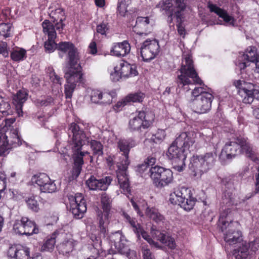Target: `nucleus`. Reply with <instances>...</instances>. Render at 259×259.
<instances>
[{"instance_id": "f257e3e1", "label": "nucleus", "mask_w": 259, "mask_h": 259, "mask_svg": "<svg viewBox=\"0 0 259 259\" xmlns=\"http://www.w3.org/2000/svg\"><path fill=\"white\" fill-rule=\"evenodd\" d=\"M67 134L69 138L68 142L73 152L72 174L73 178H77L81 172L84 163L83 157L85 154L89 153L87 151H81L82 146L86 143H90L93 154L99 156L103 154V146L99 141H90V133L85 132L76 123L72 122L69 125Z\"/></svg>"}, {"instance_id": "f03ea898", "label": "nucleus", "mask_w": 259, "mask_h": 259, "mask_svg": "<svg viewBox=\"0 0 259 259\" xmlns=\"http://www.w3.org/2000/svg\"><path fill=\"white\" fill-rule=\"evenodd\" d=\"M57 50L61 58L63 54L67 53L66 69L64 77L66 80L65 85V94L66 98H71L76 84L82 80V67L79 62L77 50L71 42L61 41L58 44Z\"/></svg>"}, {"instance_id": "7ed1b4c3", "label": "nucleus", "mask_w": 259, "mask_h": 259, "mask_svg": "<svg viewBox=\"0 0 259 259\" xmlns=\"http://www.w3.org/2000/svg\"><path fill=\"white\" fill-rule=\"evenodd\" d=\"M241 154H245L256 163L259 162L257 155L247 139L240 136L235 138L234 141L226 143L219 158L222 161L230 160Z\"/></svg>"}, {"instance_id": "20e7f679", "label": "nucleus", "mask_w": 259, "mask_h": 259, "mask_svg": "<svg viewBox=\"0 0 259 259\" xmlns=\"http://www.w3.org/2000/svg\"><path fill=\"white\" fill-rule=\"evenodd\" d=\"M179 72H180V74H178L175 80L179 88L186 89L189 91V89L185 87L192 83L190 78L192 79L195 83L200 85L203 83L194 68L191 55H183L181 67L177 72L179 73Z\"/></svg>"}, {"instance_id": "39448f33", "label": "nucleus", "mask_w": 259, "mask_h": 259, "mask_svg": "<svg viewBox=\"0 0 259 259\" xmlns=\"http://www.w3.org/2000/svg\"><path fill=\"white\" fill-rule=\"evenodd\" d=\"M216 157L215 152H212L193 156L189 166L192 175L194 177H200L213 167Z\"/></svg>"}, {"instance_id": "423d86ee", "label": "nucleus", "mask_w": 259, "mask_h": 259, "mask_svg": "<svg viewBox=\"0 0 259 259\" xmlns=\"http://www.w3.org/2000/svg\"><path fill=\"white\" fill-rule=\"evenodd\" d=\"M169 201L172 204H178L185 210L192 209L196 201V199L192 196L191 190L182 187L170 195Z\"/></svg>"}, {"instance_id": "0eeeda50", "label": "nucleus", "mask_w": 259, "mask_h": 259, "mask_svg": "<svg viewBox=\"0 0 259 259\" xmlns=\"http://www.w3.org/2000/svg\"><path fill=\"white\" fill-rule=\"evenodd\" d=\"M148 173L153 184L158 188H162L168 185L173 180L171 170L161 166H151L148 170Z\"/></svg>"}, {"instance_id": "6e6552de", "label": "nucleus", "mask_w": 259, "mask_h": 259, "mask_svg": "<svg viewBox=\"0 0 259 259\" xmlns=\"http://www.w3.org/2000/svg\"><path fill=\"white\" fill-rule=\"evenodd\" d=\"M166 155L172 160V168L174 169L179 172L183 171L187 157V152L185 149L175 143L174 141L169 147Z\"/></svg>"}, {"instance_id": "1a4fd4ad", "label": "nucleus", "mask_w": 259, "mask_h": 259, "mask_svg": "<svg viewBox=\"0 0 259 259\" xmlns=\"http://www.w3.org/2000/svg\"><path fill=\"white\" fill-rule=\"evenodd\" d=\"M225 217V215L222 213L219 220L220 223L222 224L221 231L224 232L228 229L224 234V239L230 244H235L241 240V232L237 230L239 227V223L237 222L226 221L224 220Z\"/></svg>"}, {"instance_id": "9d476101", "label": "nucleus", "mask_w": 259, "mask_h": 259, "mask_svg": "<svg viewBox=\"0 0 259 259\" xmlns=\"http://www.w3.org/2000/svg\"><path fill=\"white\" fill-rule=\"evenodd\" d=\"M153 120V115L151 118L149 115L144 111H139L136 112L135 116H133L128 121V128L131 132H141L142 130L148 128Z\"/></svg>"}, {"instance_id": "9b49d317", "label": "nucleus", "mask_w": 259, "mask_h": 259, "mask_svg": "<svg viewBox=\"0 0 259 259\" xmlns=\"http://www.w3.org/2000/svg\"><path fill=\"white\" fill-rule=\"evenodd\" d=\"M213 96L210 93L202 94L194 99L191 103L193 110L198 114H204L209 112L211 109Z\"/></svg>"}, {"instance_id": "f8f14e48", "label": "nucleus", "mask_w": 259, "mask_h": 259, "mask_svg": "<svg viewBox=\"0 0 259 259\" xmlns=\"http://www.w3.org/2000/svg\"><path fill=\"white\" fill-rule=\"evenodd\" d=\"M32 183L37 184L41 192L44 193H54L57 191V187L54 181L45 173H39L33 175L31 178Z\"/></svg>"}, {"instance_id": "ddd939ff", "label": "nucleus", "mask_w": 259, "mask_h": 259, "mask_svg": "<svg viewBox=\"0 0 259 259\" xmlns=\"http://www.w3.org/2000/svg\"><path fill=\"white\" fill-rule=\"evenodd\" d=\"M159 46L155 40L147 39L144 41L140 48V54L144 61H149L153 59L158 54Z\"/></svg>"}, {"instance_id": "4468645a", "label": "nucleus", "mask_w": 259, "mask_h": 259, "mask_svg": "<svg viewBox=\"0 0 259 259\" xmlns=\"http://www.w3.org/2000/svg\"><path fill=\"white\" fill-rule=\"evenodd\" d=\"M234 85L238 89V94L244 103L251 104L253 101V84L243 80H237L234 81Z\"/></svg>"}, {"instance_id": "2eb2a0df", "label": "nucleus", "mask_w": 259, "mask_h": 259, "mask_svg": "<svg viewBox=\"0 0 259 259\" xmlns=\"http://www.w3.org/2000/svg\"><path fill=\"white\" fill-rule=\"evenodd\" d=\"M129 164L127 161H125L124 163H118L117 164V178L120 187L124 192H128L131 190L128 175L127 172Z\"/></svg>"}, {"instance_id": "dca6fc26", "label": "nucleus", "mask_w": 259, "mask_h": 259, "mask_svg": "<svg viewBox=\"0 0 259 259\" xmlns=\"http://www.w3.org/2000/svg\"><path fill=\"white\" fill-rule=\"evenodd\" d=\"M196 138V133L194 132H183L178 135L175 141L186 151H190V149L193 147L195 143Z\"/></svg>"}, {"instance_id": "f3484780", "label": "nucleus", "mask_w": 259, "mask_h": 259, "mask_svg": "<svg viewBox=\"0 0 259 259\" xmlns=\"http://www.w3.org/2000/svg\"><path fill=\"white\" fill-rule=\"evenodd\" d=\"M112 181V179L109 176L98 180L94 176H91L90 178L86 181L85 184L91 190L106 191Z\"/></svg>"}, {"instance_id": "a211bd4d", "label": "nucleus", "mask_w": 259, "mask_h": 259, "mask_svg": "<svg viewBox=\"0 0 259 259\" xmlns=\"http://www.w3.org/2000/svg\"><path fill=\"white\" fill-rule=\"evenodd\" d=\"M74 202L71 203V211L76 219H81L87 211L85 200L81 193L75 194Z\"/></svg>"}, {"instance_id": "6ab92c4d", "label": "nucleus", "mask_w": 259, "mask_h": 259, "mask_svg": "<svg viewBox=\"0 0 259 259\" xmlns=\"http://www.w3.org/2000/svg\"><path fill=\"white\" fill-rule=\"evenodd\" d=\"M221 183L225 186V190L223 195L224 203L226 204H234V195L233 191L235 189L234 180L230 178L226 177L221 179Z\"/></svg>"}, {"instance_id": "aec40b11", "label": "nucleus", "mask_w": 259, "mask_h": 259, "mask_svg": "<svg viewBox=\"0 0 259 259\" xmlns=\"http://www.w3.org/2000/svg\"><path fill=\"white\" fill-rule=\"evenodd\" d=\"M113 235L115 243H118L116 246L121 254L125 255L127 257H129L130 254L135 255L136 254L134 250H131L129 248L127 241L120 231L115 232Z\"/></svg>"}, {"instance_id": "412c9836", "label": "nucleus", "mask_w": 259, "mask_h": 259, "mask_svg": "<svg viewBox=\"0 0 259 259\" xmlns=\"http://www.w3.org/2000/svg\"><path fill=\"white\" fill-rule=\"evenodd\" d=\"M136 142L133 138L128 139H119L117 142V147L120 150V152L123 153L124 156L123 160L121 161L122 163L124 162H127L130 163L128 159V154L131 149L135 147Z\"/></svg>"}, {"instance_id": "4be33fe9", "label": "nucleus", "mask_w": 259, "mask_h": 259, "mask_svg": "<svg viewBox=\"0 0 259 259\" xmlns=\"http://www.w3.org/2000/svg\"><path fill=\"white\" fill-rule=\"evenodd\" d=\"M7 254L13 259H28L29 251L26 248L21 245H13L9 247Z\"/></svg>"}, {"instance_id": "5701e85b", "label": "nucleus", "mask_w": 259, "mask_h": 259, "mask_svg": "<svg viewBox=\"0 0 259 259\" xmlns=\"http://www.w3.org/2000/svg\"><path fill=\"white\" fill-rule=\"evenodd\" d=\"M151 234L154 239L159 240L160 242L164 244L169 248L172 249L175 247L174 239L170 236L167 235L164 231H160L152 228L151 229Z\"/></svg>"}, {"instance_id": "b1692460", "label": "nucleus", "mask_w": 259, "mask_h": 259, "mask_svg": "<svg viewBox=\"0 0 259 259\" xmlns=\"http://www.w3.org/2000/svg\"><path fill=\"white\" fill-rule=\"evenodd\" d=\"M149 19L148 17H138L135 25L133 27V31L137 34L147 35L150 32Z\"/></svg>"}, {"instance_id": "393cba45", "label": "nucleus", "mask_w": 259, "mask_h": 259, "mask_svg": "<svg viewBox=\"0 0 259 259\" xmlns=\"http://www.w3.org/2000/svg\"><path fill=\"white\" fill-rule=\"evenodd\" d=\"M131 50V46L127 41L114 44L111 52L114 56L117 57H124L128 54Z\"/></svg>"}, {"instance_id": "a878e982", "label": "nucleus", "mask_w": 259, "mask_h": 259, "mask_svg": "<svg viewBox=\"0 0 259 259\" xmlns=\"http://www.w3.org/2000/svg\"><path fill=\"white\" fill-rule=\"evenodd\" d=\"M118 66V70L122 77L135 76L138 74L136 66L126 62L121 63Z\"/></svg>"}, {"instance_id": "bb28decb", "label": "nucleus", "mask_w": 259, "mask_h": 259, "mask_svg": "<svg viewBox=\"0 0 259 259\" xmlns=\"http://www.w3.org/2000/svg\"><path fill=\"white\" fill-rule=\"evenodd\" d=\"M173 4V8L172 11L175 13V17L179 21H181V19L184 18L183 12L187 7L186 0H172Z\"/></svg>"}, {"instance_id": "cd10ccee", "label": "nucleus", "mask_w": 259, "mask_h": 259, "mask_svg": "<svg viewBox=\"0 0 259 259\" xmlns=\"http://www.w3.org/2000/svg\"><path fill=\"white\" fill-rule=\"evenodd\" d=\"M208 7L210 12L217 14L220 17L222 18L225 22L233 24V18L229 16L226 11L210 3L208 4Z\"/></svg>"}, {"instance_id": "c85d7f7f", "label": "nucleus", "mask_w": 259, "mask_h": 259, "mask_svg": "<svg viewBox=\"0 0 259 259\" xmlns=\"http://www.w3.org/2000/svg\"><path fill=\"white\" fill-rule=\"evenodd\" d=\"M75 244L72 240L64 241L57 246V249L60 254L69 256L70 253L74 250Z\"/></svg>"}, {"instance_id": "c756f323", "label": "nucleus", "mask_w": 259, "mask_h": 259, "mask_svg": "<svg viewBox=\"0 0 259 259\" xmlns=\"http://www.w3.org/2000/svg\"><path fill=\"white\" fill-rule=\"evenodd\" d=\"M22 222H24L25 235L30 236L38 233V229L34 222L26 217H22Z\"/></svg>"}, {"instance_id": "7c9ffc66", "label": "nucleus", "mask_w": 259, "mask_h": 259, "mask_svg": "<svg viewBox=\"0 0 259 259\" xmlns=\"http://www.w3.org/2000/svg\"><path fill=\"white\" fill-rule=\"evenodd\" d=\"M27 100V94L22 91H19L16 95L14 97V103L15 105L16 109L19 114L22 112V108L23 104Z\"/></svg>"}, {"instance_id": "2f4dec72", "label": "nucleus", "mask_w": 259, "mask_h": 259, "mask_svg": "<svg viewBox=\"0 0 259 259\" xmlns=\"http://www.w3.org/2000/svg\"><path fill=\"white\" fill-rule=\"evenodd\" d=\"M13 148L9 143L8 137L6 135L0 136V155L5 156L8 155L10 150Z\"/></svg>"}, {"instance_id": "473e14b6", "label": "nucleus", "mask_w": 259, "mask_h": 259, "mask_svg": "<svg viewBox=\"0 0 259 259\" xmlns=\"http://www.w3.org/2000/svg\"><path fill=\"white\" fill-rule=\"evenodd\" d=\"M258 55L255 47H249L247 49L245 53L241 56V61L247 60L249 61V63L255 62Z\"/></svg>"}, {"instance_id": "72a5a7b5", "label": "nucleus", "mask_w": 259, "mask_h": 259, "mask_svg": "<svg viewBox=\"0 0 259 259\" xmlns=\"http://www.w3.org/2000/svg\"><path fill=\"white\" fill-rule=\"evenodd\" d=\"M42 27L44 32L48 35V38H56V32L54 23L53 24L49 20H45L42 23Z\"/></svg>"}, {"instance_id": "f704fd0d", "label": "nucleus", "mask_w": 259, "mask_h": 259, "mask_svg": "<svg viewBox=\"0 0 259 259\" xmlns=\"http://www.w3.org/2000/svg\"><path fill=\"white\" fill-rule=\"evenodd\" d=\"M146 212L148 217L156 223H163L165 221L164 217L155 208H148Z\"/></svg>"}, {"instance_id": "c9c22d12", "label": "nucleus", "mask_w": 259, "mask_h": 259, "mask_svg": "<svg viewBox=\"0 0 259 259\" xmlns=\"http://www.w3.org/2000/svg\"><path fill=\"white\" fill-rule=\"evenodd\" d=\"M57 234L58 233L57 232H55L51 235V236L48 237L46 241L41 246V251H51L53 250L56 243V238Z\"/></svg>"}, {"instance_id": "e433bc0d", "label": "nucleus", "mask_w": 259, "mask_h": 259, "mask_svg": "<svg viewBox=\"0 0 259 259\" xmlns=\"http://www.w3.org/2000/svg\"><path fill=\"white\" fill-rule=\"evenodd\" d=\"M8 137L9 143H10L12 148L20 146L22 141L20 140L18 135V131L16 130H11Z\"/></svg>"}, {"instance_id": "4c0bfd02", "label": "nucleus", "mask_w": 259, "mask_h": 259, "mask_svg": "<svg viewBox=\"0 0 259 259\" xmlns=\"http://www.w3.org/2000/svg\"><path fill=\"white\" fill-rule=\"evenodd\" d=\"M145 97V94L141 92H135L128 94L125 97L126 101H128V103H141Z\"/></svg>"}, {"instance_id": "58836bf2", "label": "nucleus", "mask_w": 259, "mask_h": 259, "mask_svg": "<svg viewBox=\"0 0 259 259\" xmlns=\"http://www.w3.org/2000/svg\"><path fill=\"white\" fill-rule=\"evenodd\" d=\"M249 250L247 246L244 245L240 247L238 249L234 251L233 256L235 259H245L248 256Z\"/></svg>"}, {"instance_id": "ea45409f", "label": "nucleus", "mask_w": 259, "mask_h": 259, "mask_svg": "<svg viewBox=\"0 0 259 259\" xmlns=\"http://www.w3.org/2000/svg\"><path fill=\"white\" fill-rule=\"evenodd\" d=\"M26 51L20 49L12 51L11 53V58L14 61H20L26 57Z\"/></svg>"}, {"instance_id": "a19ab883", "label": "nucleus", "mask_w": 259, "mask_h": 259, "mask_svg": "<svg viewBox=\"0 0 259 259\" xmlns=\"http://www.w3.org/2000/svg\"><path fill=\"white\" fill-rule=\"evenodd\" d=\"M156 7L159 8L160 11H165L167 14H168L170 12H172L173 4L170 0H163L156 5Z\"/></svg>"}, {"instance_id": "79ce46f5", "label": "nucleus", "mask_w": 259, "mask_h": 259, "mask_svg": "<svg viewBox=\"0 0 259 259\" xmlns=\"http://www.w3.org/2000/svg\"><path fill=\"white\" fill-rule=\"evenodd\" d=\"M111 199L106 194L103 193L101 196V203L104 212H110L111 209Z\"/></svg>"}, {"instance_id": "37998d69", "label": "nucleus", "mask_w": 259, "mask_h": 259, "mask_svg": "<svg viewBox=\"0 0 259 259\" xmlns=\"http://www.w3.org/2000/svg\"><path fill=\"white\" fill-rule=\"evenodd\" d=\"M55 39L48 38V40L45 42L44 46L46 52L51 53L55 50H57L58 44L55 42Z\"/></svg>"}, {"instance_id": "c03bdc74", "label": "nucleus", "mask_w": 259, "mask_h": 259, "mask_svg": "<svg viewBox=\"0 0 259 259\" xmlns=\"http://www.w3.org/2000/svg\"><path fill=\"white\" fill-rule=\"evenodd\" d=\"M11 23H2L0 24V35L5 37H9L11 35Z\"/></svg>"}, {"instance_id": "a18cd8bd", "label": "nucleus", "mask_w": 259, "mask_h": 259, "mask_svg": "<svg viewBox=\"0 0 259 259\" xmlns=\"http://www.w3.org/2000/svg\"><path fill=\"white\" fill-rule=\"evenodd\" d=\"M28 207L35 212H37L39 209L37 201L34 196H31L26 200Z\"/></svg>"}, {"instance_id": "49530a36", "label": "nucleus", "mask_w": 259, "mask_h": 259, "mask_svg": "<svg viewBox=\"0 0 259 259\" xmlns=\"http://www.w3.org/2000/svg\"><path fill=\"white\" fill-rule=\"evenodd\" d=\"M24 222H22V218L20 220H17L13 226V229L16 233L21 235H25Z\"/></svg>"}, {"instance_id": "de8ad7c7", "label": "nucleus", "mask_w": 259, "mask_h": 259, "mask_svg": "<svg viewBox=\"0 0 259 259\" xmlns=\"http://www.w3.org/2000/svg\"><path fill=\"white\" fill-rule=\"evenodd\" d=\"M110 26L109 23L103 21L102 23L97 26L96 31L97 32L103 35H106L107 33L109 30Z\"/></svg>"}, {"instance_id": "09e8293b", "label": "nucleus", "mask_w": 259, "mask_h": 259, "mask_svg": "<svg viewBox=\"0 0 259 259\" xmlns=\"http://www.w3.org/2000/svg\"><path fill=\"white\" fill-rule=\"evenodd\" d=\"M130 0H123L118 2L117 6V12L121 16H124L127 12V3L129 2Z\"/></svg>"}, {"instance_id": "8fccbe9b", "label": "nucleus", "mask_w": 259, "mask_h": 259, "mask_svg": "<svg viewBox=\"0 0 259 259\" xmlns=\"http://www.w3.org/2000/svg\"><path fill=\"white\" fill-rule=\"evenodd\" d=\"M110 212H102L101 211H98V220H99V225H107L108 224V220L109 218Z\"/></svg>"}, {"instance_id": "3c124183", "label": "nucleus", "mask_w": 259, "mask_h": 259, "mask_svg": "<svg viewBox=\"0 0 259 259\" xmlns=\"http://www.w3.org/2000/svg\"><path fill=\"white\" fill-rule=\"evenodd\" d=\"M165 131L163 130L158 129L156 133L152 136L151 140L154 143H160L165 138Z\"/></svg>"}, {"instance_id": "603ef678", "label": "nucleus", "mask_w": 259, "mask_h": 259, "mask_svg": "<svg viewBox=\"0 0 259 259\" xmlns=\"http://www.w3.org/2000/svg\"><path fill=\"white\" fill-rule=\"evenodd\" d=\"M11 109L10 104L5 101L0 96V112L2 113H9V110Z\"/></svg>"}, {"instance_id": "864d4df0", "label": "nucleus", "mask_w": 259, "mask_h": 259, "mask_svg": "<svg viewBox=\"0 0 259 259\" xmlns=\"http://www.w3.org/2000/svg\"><path fill=\"white\" fill-rule=\"evenodd\" d=\"M133 228L134 232L136 234L138 238L140 237V233L142 231V227L141 225L137 223L135 219H133L128 223Z\"/></svg>"}, {"instance_id": "5fc2aeb1", "label": "nucleus", "mask_w": 259, "mask_h": 259, "mask_svg": "<svg viewBox=\"0 0 259 259\" xmlns=\"http://www.w3.org/2000/svg\"><path fill=\"white\" fill-rule=\"evenodd\" d=\"M102 93L99 91H94L92 92L91 99L92 102L100 104L102 99Z\"/></svg>"}, {"instance_id": "6e6d98bb", "label": "nucleus", "mask_w": 259, "mask_h": 259, "mask_svg": "<svg viewBox=\"0 0 259 259\" xmlns=\"http://www.w3.org/2000/svg\"><path fill=\"white\" fill-rule=\"evenodd\" d=\"M52 18L53 19V23L56 26V29L60 32L61 31L65 26V24L63 23V21L65 20V18L63 19L62 18L56 19L52 17Z\"/></svg>"}, {"instance_id": "4d7b16f0", "label": "nucleus", "mask_w": 259, "mask_h": 259, "mask_svg": "<svg viewBox=\"0 0 259 259\" xmlns=\"http://www.w3.org/2000/svg\"><path fill=\"white\" fill-rule=\"evenodd\" d=\"M205 93H209L206 91V89L204 87H197L195 88L192 92V95L193 96L197 98L199 96H201L202 94Z\"/></svg>"}, {"instance_id": "13d9d810", "label": "nucleus", "mask_w": 259, "mask_h": 259, "mask_svg": "<svg viewBox=\"0 0 259 259\" xmlns=\"http://www.w3.org/2000/svg\"><path fill=\"white\" fill-rule=\"evenodd\" d=\"M142 253L144 259H155L154 255L147 246L144 245L142 247Z\"/></svg>"}, {"instance_id": "bf43d9fd", "label": "nucleus", "mask_w": 259, "mask_h": 259, "mask_svg": "<svg viewBox=\"0 0 259 259\" xmlns=\"http://www.w3.org/2000/svg\"><path fill=\"white\" fill-rule=\"evenodd\" d=\"M0 54L4 57L9 56V51L7 42L0 41Z\"/></svg>"}, {"instance_id": "052dcab7", "label": "nucleus", "mask_w": 259, "mask_h": 259, "mask_svg": "<svg viewBox=\"0 0 259 259\" xmlns=\"http://www.w3.org/2000/svg\"><path fill=\"white\" fill-rule=\"evenodd\" d=\"M118 66L114 67V71L111 73V79L114 82L117 81L120 78L122 77L120 72L118 70Z\"/></svg>"}, {"instance_id": "680f3d73", "label": "nucleus", "mask_w": 259, "mask_h": 259, "mask_svg": "<svg viewBox=\"0 0 259 259\" xmlns=\"http://www.w3.org/2000/svg\"><path fill=\"white\" fill-rule=\"evenodd\" d=\"M102 99L101 100L100 104H109L112 101V96L108 93H102Z\"/></svg>"}, {"instance_id": "e2e57ef3", "label": "nucleus", "mask_w": 259, "mask_h": 259, "mask_svg": "<svg viewBox=\"0 0 259 259\" xmlns=\"http://www.w3.org/2000/svg\"><path fill=\"white\" fill-rule=\"evenodd\" d=\"M49 76L52 81L54 83L61 84L62 78L58 76L52 69H51Z\"/></svg>"}, {"instance_id": "0e129e2a", "label": "nucleus", "mask_w": 259, "mask_h": 259, "mask_svg": "<svg viewBox=\"0 0 259 259\" xmlns=\"http://www.w3.org/2000/svg\"><path fill=\"white\" fill-rule=\"evenodd\" d=\"M148 168L149 166L145 162H144V163L137 166L136 170L140 174L142 175L144 174L146 171H148ZM148 174L149 175L148 172Z\"/></svg>"}, {"instance_id": "69168bd1", "label": "nucleus", "mask_w": 259, "mask_h": 259, "mask_svg": "<svg viewBox=\"0 0 259 259\" xmlns=\"http://www.w3.org/2000/svg\"><path fill=\"white\" fill-rule=\"evenodd\" d=\"M250 65L249 61L247 60H243L241 61V56L239 57L237 65L239 68L241 70L244 69L247 66Z\"/></svg>"}, {"instance_id": "338daca9", "label": "nucleus", "mask_w": 259, "mask_h": 259, "mask_svg": "<svg viewBox=\"0 0 259 259\" xmlns=\"http://www.w3.org/2000/svg\"><path fill=\"white\" fill-rule=\"evenodd\" d=\"M6 188V177L3 174H0V192H3Z\"/></svg>"}, {"instance_id": "774afa93", "label": "nucleus", "mask_w": 259, "mask_h": 259, "mask_svg": "<svg viewBox=\"0 0 259 259\" xmlns=\"http://www.w3.org/2000/svg\"><path fill=\"white\" fill-rule=\"evenodd\" d=\"M100 234L103 238H105L108 234L107 225H99Z\"/></svg>"}]
</instances>
